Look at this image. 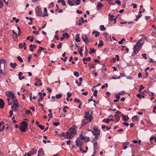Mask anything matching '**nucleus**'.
<instances>
[{
    "label": "nucleus",
    "instance_id": "f257e3e1",
    "mask_svg": "<svg viewBox=\"0 0 156 156\" xmlns=\"http://www.w3.org/2000/svg\"><path fill=\"white\" fill-rule=\"evenodd\" d=\"M76 133V127L73 126L70 128L66 133V138L67 139L72 138Z\"/></svg>",
    "mask_w": 156,
    "mask_h": 156
},
{
    "label": "nucleus",
    "instance_id": "f03ea898",
    "mask_svg": "<svg viewBox=\"0 0 156 156\" xmlns=\"http://www.w3.org/2000/svg\"><path fill=\"white\" fill-rule=\"evenodd\" d=\"M89 112H85V115L84 117L85 119L83 120V122L81 123V126L82 127L86 124H88L91 122L92 119V116L90 115Z\"/></svg>",
    "mask_w": 156,
    "mask_h": 156
},
{
    "label": "nucleus",
    "instance_id": "7ed1b4c3",
    "mask_svg": "<svg viewBox=\"0 0 156 156\" xmlns=\"http://www.w3.org/2000/svg\"><path fill=\"white\" fill-rule=\"evenodd\" d=\"M28 126L27 122L25 121H23L21 124V126L20 128V129L22 132H25L26 131L27 127Z\"/></svg>",
    "mask_w": 156,
    "mask_h": 156
},
{
    "label": "nucleus",
    "instance_id": "20e7f679",
    "mask_svg": "<svg viewBox=\"0 0 156 156\" xmlns=\"http://www.w3.org/2000/svg\"><path fill=\"white\" fill-rule=\"evenodd\" d=\"M144 41L142 39H140L138 40L137 42L135 44V45L137 47L141 48L143 45L144 44Z\"/></svg>",
    "mask_w": 156,
    "mask_h": 156
},
{
    "label": "nucleus",
    "instance_id": "39448f33",
    "mask_svg": "<svg viewBox=\"0 0 156 156\" xmlns=\"http://www.w3.org/2000/svg\"><path fill=\"white\" fill-rule=\"evenodd\" d=\"M76 145L77 147H80L83 144V142L81 140V139H80V137L77 138L76 141Z\"/></svg>",
    "mask_w": 156,
    "mask_h": 156
},
{
    "label": "nucleus",
    "instance_id": "423d86ee",
    "mask_svg": "<svg viewBox=\"0 0 156 156\" xmlns=\"http://www.w3.org/2000/svg\"><path fill=\"white\" fill-rule=\"evenodd\" d=\"M35 12L36 15L41 16L42 15V11L41 9L38 7H36L35 9Z\"/></svg>",
    "mask_w": 156,
    "mask_h": 156
},
{
    "label": "nucleus",
    "instance_id": "0eeeda50",
    "mask_svg": "<svg viewBox=\"0 0 156 156\" xmlns=\"http://www.w3.org/2000/svg\"><path fill=\"white\" fill-rule=\"evenodd\" d=\"M94 131H92V132L94 135L97 134L98 135H100V130L98 129L97 127L96 126H94Z\"/></svg>",
    "mask_w": 156,
    "mask_h": 156
},
{
    "label": "nucleus",
    "instance_id": "6e6552de",
    "mask_svg": "<svg viewBox=\"0 0 156 156\" xmlns=\"http://www.w3.org/2000/svg\"><path fill=\"white\" fill-rule=\"evenodd\" d=\"M93 145H94V152L95 151V153H96V151H95L96 149H98L99 148L98 144L97 142L96 141L95 142H93Z\"/></svg>",
    "mask_w": 156,
    "mask_h": 156
},
{
    "label": "nucleus",
    "instance_id": "1a4fd4ad",
    "mask_svg": "<svg viewBox=\"0 0 156 156\" xmlns=\"http://www.w3.org/2000/svg\"><path fill=\"white\" fill-rule=\"evenodd\" d=\"M8 94H9V96L10 97L13 101H14L15 99H16V97L13 94L12 92L11 91L8 92Z\"/></svg>",
    "mask_w": 156,
    "mask_h": 156
},
{
    "label": "nucleus",
    "instance_id": "9d476101",
    "mask_svg": "<svg viewBox=\"0 0 156 156\" xmlns=\"http://www.w3.org/2000/svg\"><path fill=\"white\" fill-rule=\"evenodd\" d=\"M136 46L134 45L133 47V52L136 54L138 53L140 51V48L137 47Z\"/></svg>",
    "mask_w": 156,
    "mask_h": 156
},
{
    "label": "nucleus",
    "instance_id": "9b49d317",
    "mask_svg": "<svg viewBox=\"0 0 156 156\" xmlns=\"http://www.w3.org/2000/svg\"><path fill=\"white\" fill-rule=\"evenodd\" d=\"M82 39L85 43H86L88 42V40L87 35H83L82 37Z\"/></svg>",
    "mask_w": 156,
    "mask_h": 156
},
{
    "label": "nucleus",
    "instance_id": "f8f14e48",
    "mask_svg": "<svg viewBox=\"0 0 156 156\" xmlns=\"http://www.w3.org/2000/svg\"><path fill=\"white\" fill-rule=\"evenodd\" d=\"M75 2L74 0H68L67 3L70 6H72L75 5L74 2Z\"/></svg>",
    "mask_w": 156,
    "mask_h": 156
},
{
    "label": "nucleus",
    "instance_id": "ddd939ff",
    "mask_svg": "<svg viewBox=\"0 0 156 156\" xmlns=\"http://www.w3.org/2000/svg\"><path fill=\"white\" fill-rule=\"evenodd\" d=\"M108 16H109V20L111 21H112L113 20L115 21V22L116 20V18H114V16L113 15H111L110 14H109L108 15Z\"/></svg>",
    "mask_w": 156,
    "mask_h": 156
},
{
    "label": "nucleus",
    "instance_id": "4468645a",
    "mask_svg": "<svg viewBox=\"0 0 156 156\" xmlns=\"http://www.w3.org/2000/svg\"><path fill=\"white\" fill-rule=\"evenodd\" d=\"M37 156H40V154L44 155V151L42 148H40L38 151Z\"/></svg>",
    "mask_w": 156,
    "mask_h": 156
},
{
    "label": "nucleus",
    "instance_id": "2eb2a0df",
    "mask_svg": "<svg viewBox=\"0 0 156 156\" xmlns=\"http://www.w3.org/2000/svg\"><path fill=\"white\" fill-rule=\"evenodd\" d=\"M4 104L3 100L1 99H0V108L1 109H2L4 108Z\"/></svg>",
    "mask_w": 156,
    "mask_h": 156
},
{
    "label": "nucleus",
    "instance_id": "dca6fc26",
    "mask_svg": "<svg viewBox=\"0 0 156 156\" xmlns=\"http://www.w3.org/2000/svg\"><path fill=\"white\" fill-rule=\"evenodd\" d=\"M48 14L47 12V10L46 8L44 9V13L43 14V17H45V16H48Z\"/></svg>",
    "mask_w": 156,
    "mask_h": 156
},
{
    "label": "nucleus",
    "instance_id": "f3484780",
    "mask_svg": "<svg viewBox=\"0 0 156 156\" xmlns=\"http://www.w3.org/2000/svg\"><path fill=\"white\" fill-rule=\"evenodd\" d=\"M35 79L36 82H37V83H39V86H41L42 85V83L41 82V80L40 79H38L37 78H35Z\"/></svg>",
    "mask_w": 156,
    "mask_h": 156
},
{
    "label": "nucleus",
    "instance_id": "a211bd4d",
    "mask_svg": "<svg viewBox=\"0 0 156 156\" xmlns=\"http://www.w3.org/2000/svg\"><path fill=\"white\" fill-rule=\"evenodd\" d=\"M122 119L123 120L124 122H126L129 119V118L127 115H123Z\"/></svg>",
    "mask_w": 156,
    "mask_h": 156
},
{
    "label": "nucleus",
    "instance_id": "6ab92c4d",
    "mask_svg": "<svg viewBox=\"0 0 156 156\" xmlns=\"http://www.w3.org/2000/svg\"><path fill=\"white\" fill-rule=\"evenodd\" d=\"M103 6V5L101 2H99L98 3L97 5V7L98 9H100Z\"/></svg>",
    "mask_w": 156,
    "mask_h": 156
},
{
    "label": "nucleus",
    "instance_id": "aec40b11",
    "mask_svg": "<svg viewBox=\"0 0 156 156\" xmlns=\"http://www.w3.org/2000/svg\"><path fill=\"white\" fill-rule=\"evenodd\" d=\"M17 65V64L16 62H14L13 63L10 62V66L13 69L15 68Z\"/></svg>",
    "mask_w": 156,
    "mask_h": 156
},
{
    "label": "nucleus",
    "instance_id": "412c9836",
    "mask_svg": "<svg viewBox=\"0 0 156 156\" xmlns=\"http://www.w3.org/2000/svg\"><path fill=\"white\" fill-rule=\"evenodd\" d=\"M39 49H38V51H37V53L39 55H40L41 54V52L42 51V50L45 49L44 48H43V47H41L40 46L39 47Z\"/></svg>",
    "mask_w": 156,
    "mask_h": 156
},
{
    "label": "nucleus",
    "instance_id": "4be33fe9",
    "mask_svg": "<svg viewBox=\"0 0 156 156\" xmlns=\"http://www.w3.org/2000/svg\"><path fill=\"white\" fill-rule=\"evenodd\" d=\"M94 135L95 136L94 137V138L92 140V142L96 141L99 138V137L98 136H99V135H98L97 134H96L95 135Z\"/></svg>",
    "mask_w": 156,
    "mask_h": 156
},
{
    "label": "nucleus",
    "instance_id": "5701e85b",
    "mask_svg": "<svg viewBox=\"0 0 156 156\" xmlns=\"http://www.w3.org/2000/svg\"><path fill=\"white\" fill-rule=\"evenodd\" d=\"M132 120L133 122L135 121H137L138 120V116L137 115H136L133 116L132 118Z\"/></svg>",
    "mask_w": 156,
    "mask_h": 156
},
{
    "label": "nucleus",
    "instance_id": "b1692460",
    "mask_svg": "<svg viewBox=\"0 0 156 156\" xmlns=\"http://www.w3.org/2000/svg\"><path fill=\"white\" fill-rule=\"evenodd\" d=\"M13 101V102L14 104L16 106V107H18L19 106L18 101L17 99H15V100Z\"/></svg>",
    "mask_w": 156,
    "mask_h": 156
},
{
    "label": "nucleus",
    "instance_id": "393cba45",
    "mask_svg": "<svg viewBox=\"0 0 156 156\" xmlns=\"http://www.w3.org/2000/svg\"><path fill=\"white\" fill-rule=\"evenodd\" d=\"M30 153H31V154H32V155H33L35 153H36L37 152V150L34 149V148H33L31 149V150L30 151Z\"/></svg>",
    "mask_w": 156,
    "mask_h": 156
},
{
    "label": "nucleus",
    "instance_id": "a878e982",
    "mask_svg": "<svg viewBox=\"0 0 156 156\" xmlns=\"http://www.w3.org/2000/svg\"><path fill=\"white\" fill-rule=\"evenodd\" d=\"M93 34H95V37H98L100 34V33L99 32H98L97 31H93L92 32Z\"/></svg>",
    "mask_w": 156,
    "mask_h": 156
},
{
    "label": "nucleus",
    "instance_id": "bb28decb",
    "mask_svg": "<svg viewBox=\"0 0 156 156\" xmlns=\"http://www.w3.org/2000/svg\"><path fill=\"white\" fill-rule=\"evenodd\" d=\"M62 35L63 37L65 38H66L67 39H68L69 37V34H68V33L66 32L63 33L62 34Z\"/></svg>",
    "mask_w": 156,
    "mask_h": 156
},
{
    "label": "nucleus",
    "instance_id": "cd10ccee",
    "mask_svg": "<svg viewBox=\"0 0 156 156\" xmlns=\"http://www.w3.org/2000/svg\"><path fill=\"white\" fill-rule=\"evenodd\" d=\"M79 34H77L76 35V38H75V41L77 42H79L80 41V40L79 39L80 37H79Z\"/></svg>",
    "mask_w": 156,
    "mask_h": 156
},
{
    "label": "nucleus",
    "instance_id": "c85d7f7f",
    "mask_svg": "<svg viewBox=\"0 0 156 156\" xmlns=\"http://www.w3.org/2000/svg\"><path fill=\"white\" fill-rule=\"evenodd\" d=\"M80 139H81V140H85L86 139V137L83 136L82 134H80Z\"/></svg>",
    "mask_w": 156,
    "mask_h": 156
},
{
    "label": "nucleus",
    "instance_id": "c756f323",
    "mask_svg": "<svg viewBox=\"0 0 156 156\" xmlns=\"http://www.w3.org/2000/svg\"><path fill=\"white\" fill-rule=\"evenodd\" d=\"M136 96L139 98H145V97L144 96L141 95L140 94H137Z\"/></svg>",
    "mask_w": 156,
    "mask_h": 156
},
{
    "label": "nucleus",
    "instance_id": "7c9ffc66",
    "mask_svg": "<svg viewBox=\"0 0 156 156\" xmlns=\"http://www.w3.org/2000/svg\"><path fill=\"white\" fill-rule=\"evenodd\" d=\"M91 58L90 57H89L87 58H83V62H85L86 61H90L91 60Z\"/></svg>",
    "mask_w": 156,
    "mask_h": 156
},
{
    "label": "nucleus",
    "instance_id": "2f4dec72",
    "mask_svg": "<svg viewBox=\"0 0 156 156\" xmlns=\"http://www.w3.org/2000/svg\"><path fill=\"white\" fill-rule=\"evenodd\" d=\"M62 96V94H59L56 95L55 96L56 98L57 99L60 98Z\"/></svg>",
    "mask_w": 156,
    "mask_h": 156
},
{
    "label": "nucleus",
    "instance_id": "473e14b6",
    "mask_svg": "<svg viewBox=\"0 0 156 156\" xmlns=\"http://www.w3.org/2000/svg\"><path fill=\"white\" fill-rule=\"evenodd\" d=\"M5 60L4 59H2L0 60V66L2 64H5L6 63Z\"/></svg>",
    "mask_w": 156,
    "mask_h": 156
},
{
    "label": "nucleus",
    "instance_id": "72a5a7b5",
    "mask_svg": "<svg viewBox=\"0 0 156 156\" xmlns=\"http://www.w3.org/2000/svg\"><path fill=\"white\" fill-rule=\"evenodd\" d=\"M17 59L20 62H23V60L22 59L21 57L20 56H18L17 57Z\"/></svg>",
    "mask_w": 156,
    "mask_h": 156
},
{
    "label": "nucleus",
    "instance_id": "f704fd0d",
    "mask_svg": "<svg viewBox=\"0 0 156 156\" xmlns=\"http://www.w3.org/2000/svg\"><path fill=\"white\" fill-rule=\"evenodd\" d=\"M102 121L104 122L108 123L109 122V119H104Z\"/></svg>",
    "mask_w": 156,
    "mask_h": 156
},
{
    "label": "nucleus",
    "instance_id": "c9c22d12",
    "mask_svg": "<svg viewBox=\"0 0 156 156\" xmlns=\"http://www.w3.org/2000/svg\"><path fill=\"white\" fill-rule=\"evenodd\" d=\"M100 29L101 31H104L105 30V28L103 25H101L100 27Z\"/></svg>",
    "mask_w": 156,
    "mask_h": 156
},
{
    "label": "nucleus",
    "instance_id": "e433bc0d",
    "mask_svg": "<svg viewBox=\"0 0 156 156\" xmlns=\"http://www.w3.org/2000/svg\"><path fill=\"white\" fill-rule=\"evenodd\" d=\"M103 45V43L102 41L101 40L99 41V43L98 45V47H100L102 46Z\"/></svg>",
    "mask_w": 156,
    "mask_h": 156
},
{
    "label": "nucleus",
    "instance_id": "4c0bfd02",
    "mask_svg": "<svg viewBox=\"0 0 156 156\" xmlns=\"http://www.w3.org/2000/svg\"><path fill=\"white\" fill-rule=\"evenodd\" d=\"M120 93L119 92H118V93L117 94V95H115V98H116L117 99H119L120 96Z\"/></svg>",
    "mask_w": 156,
    "mask_h": 156
},
{
    "label": "nucleus",
    "instance_id": "58836bf2",
    "mask_svg": "<svg viewBox=\"0 0 156 156\" xmlns=\"http://www.w3.org/2000/svg\"><path fill=\"white\" fill-rule=\"evenodd\" d=\"M76 1L75 2V4L77 5H79L81 3L80 0H76Z\"/></svg>",
    "mask_w": 156,
    "mask_h": 156
},
{
    "label": "nucleus",
    "instance_id": "ea45409f",
    "mask_svg": "<svg viewBox=\"0 0 156 156\" xmlns=\"http://www.w3.org/2000/svg\"><path fill=\"white\" fill-rule=\"evenodd\" d=\"M74 75L76 77H78L79 76V73L77 72H74Z\"/></svg>",
    "mask_w": 156,
    "mask_h": 156
},
{
    "label": "nucleus",
    "instance_id": "a19ab883",
    "mask_svg": "<svg viewBox=\"0 0 156 156\" xmlns=\"http://www.w3.org/2000/svg\"><path fill=\"white\" fill-rule=\"evenodd\" d=\"M74 101L75 102H77L79 104H80L81 103H82V102H81L79 99H77V98H75L74 99Z\"/></svg>",
    "mask_w": 156,
    "mask_h": 156
},
{
    "label": "nucleus",
    "instance_id": "79ce46f5",
    "mask_svg": "<svg viewBox=\"0 0 156 156\" xmlns=\"http://www.w3.org/2000/svg\"><path fill=\"white\" fill-rule=\"evenodd\" d=\"M37 126L41 129L43 130L44 129V126L38 124Z\"/></svg>",
    "mask_w": 156,
    "mask_h": 156
},
{
    "label": "nucleus",
    "instance_id": "37998d69",
    "mask_svg": "<svg viewBox=\"0 0 156 156\" xmlns=\"http://www.w3.org/2000/svg\"><path fill=\"white\" fill-rule=\"evenodd\" d=\"M44 99V97L43 96H39V98L38 99L37 101L40 102L42 100Z\"/></svg>",
    "mask_w": 156,
    "mask_h": 156
},
{
    "label": "nucleus",
    "instance_id": "c03bdc74",
    "mask_svg": "<svg viewBox=\"0 0 156 156\" xmlns=\"http://www.w3.org/2000/svg\"><path fill=\"white\" fill-rule=\"evenodd\" d=\"M82 48H81L80 50L79 51V52L81 57H82L83 55V54L82 53Z\"/></svg>",
    "mask_w": 156,
    "mask_h": 156
},
{
    "label": "nucleus",
    "instance_id": "a18cd8bd",
    "mask_svg": "<svg viewBox=\"0 0 156 156\" xmlns=\"http://www.w3.org/2000/svg\"><path fill=\"white\" fill-rule=\"evenodd\" d=\"M61 2V4L62 6H66V2L64 0H62Z\"/></svg>",
    "mask_w": 156,
    "mask_h": 156
},
{
    "label": "nucleus",
    "instance_id": "49530a36",
    "mask_svg": "<svg viewBox=\"0 0 156 156\" xmlns=\"http://www.w3.org/2000/svg\"><path fill=\"white\" fill-rule=\"evenodd\" d=\"M115 4L119 5L120 6L121 5V3L119 0H117L116 1H115Z\"/></svg>",
    "mask_w": 156,
    "mask_h": 156
},
{
    "label": "nucleus",
    "instance_id": "de8ad7c7",
    "mask_svg": "<svg viewBox=\"0 0 156 156\" xmlns=\"http://www.w3.org/2000/svg\"><path fill=\"white\" fill-rule=\"evenodd\" d=\"M66 134L65 133L63 132V133H61V134H59V136H63L66 138Z\"/></svg>",
    "mask_w": 156,
    "mask_h": 156
},
{
    "label": "nucleus",
    "instance_id": "09e8293b",
    "mask_svg": "<svg viewBox=\"0 0 156 156\" xmlns=\"http://www.w3.org/2000/svg\"><path fill=\"white\" fill-rule=\"evenodd\" d=\"M11 107H12V111L13 110L15 112H16L17 111V109L16 108V107H15L14 106H13V105H12Z\"/></svg>",
    "mask_w": 156,
    "mask_h": 156
},
{
    "label": "nucleus",
    "instance_id": "8fccbe9b",
    "mask_svg": "<svg viewBox=\"0 0 156 156\" xmlns=\"http://www.w3.org/2000/svg\"><path fill=\"white\" fill-rule=\"evenodd\" d=\"M54 4L52 2H51L50 3V4L49 5L48 7V8H50L51 7H53L54 6Z\"/></svg>",
    "mask_w": 156,
    "mask_h": 156
},
{
    "label": "nucleus",
    "instance_id": "3c124183",
    "mask_svg": "<svg viewBox=\"0 0 156 156\" xmlns=\"http://www.w3.org/2000/svg\"><path fill=\"white\" fill-rule=\"evenodd\" d=\"M59 124L60 123L59 122H53V124L55 126H57L59 125Z\"/></svg>",
    "mask_w": 156,
    "mask_h": 156
},
{
    "label": "nucleus",
    "instance_id": "603ef678",
    "mask_svg": "<svg viewBox=\"0 0 156 156\" xmlns=\"http://www.w3.org/2000/svg\"><path fill=\"white\" fill-rule=\"evenodd\" d=\"M98 93V90H94V93H93V95L95 97L97 96V94Z\"/></svg>",
    "mask_w": 156,
    "mask_h": 156
},
{
    "label": "nucleus",
    "instance_id": "864d4df0",
    "mask_svg": "<svg viewBox=\"0 0 156 156\" xmlns=\"http://www.w3.org/2000/svg\"><path fill=\"white\" fill-rule=\"evenodd\" d=\"M29 47L30 48H36V46L35 44H30L29 46Z\"/></svg>",
    "mask_w": 156,
    "mask_h": 156
},
{
    "label": "nucleus",
    "instance_id": "5fc2aeb1",
    "mask_svg": "<svg viewBox=\"0 0 156 156\" xmlns=\"http://www.w3.org/2000/svg\"><path fill=\"white\" fill-rule=\"evenodd\" d=\"M62 43L60 42L57 46V48L58 49H59L62 47Z\"/></svg>",
    "mask_w": 156,
    "mask_h": 156
},
{
    "label": "nucleus",
    "instance_id": "6e6d98bb",
    "mask_svg": "<svg viewBox=\"0 0 156 156\" xmlns=\"http://www.w3.org/2000/svg\"><path fill=\"white\" fill-rule=\"evenodd\" d=\"M75 83H76L78 85V86H80L81 85V82H79V81L77 80H76Z\"/></svg>",
    "mask_w": 156,
    "mask_h": 156
},
{
    "label": "nucleus",
    "instance_id": "4d7b16f0",
    "mask_svg": "<svg viewBox=\"0 0 156 156\" xmlns=\"http://www.w3.org/2000/svg\"><path fill=\"white\" fill-rule=\"evenodd\" d=\"M90 51L89 52L90 54H91L93 53H94L95 52V49L93 48L92 49L90 48Z\"/></svg>",
    "mask_w": 156,
    "mask_h": 156
},
{
    "label": "nucleus",
    "instance_id": "13d9d810",
    "mask_svg": "<svg viewBox=\"0 0 156 156\" xmlns=\"http://www.w3.org/2000/svg\"><path fill=\"white\" fill-rule=\"evenodd\" d=\"M48 116L50 117V119L48 120V121H49L51 118H52L53 117L52 113H49L48 114Z\"/></svg>",
    "mask_w": 156,
    "mask_h": 156
},
{
    "label": "nucleus",
    "instance_id": "bf43d9fd",
    "mask_svg": "<svg viewBox=\"0 0 156 156\" xmlns=\"http://www.w3.org/2000/svg\"><path fill=\"white\" fill-rule=\"evenodd\" d=\"M23 45V43H20L19 44V47L20 49H21L22 48Z\"/></svg>",
    "mask_w": 156,
    "mask_h": 156
},
{
    "label": "nucleus",
    "instance_id": "052dcab7",
    "mask_svg": "<svg viewBox=\"0 0 156 156\" xmlns=\"http://www.w3.org/2000/svg\"><path fill=\"white\" fill-rule=\"evenodd\" d=\"M146 53H144L142 54V56L145 59H147L146 56Z\"/></svg>",
    "mask_w": 156,
    "mask_h": 156
},
{
    "label": "nucleus",
    "instance_id": "680f3d73",
    "mask_svg": "<svg viewBox=\"0 0 156 156\" xmlns=\"http://www.w3.org/2000/svg\"><path fill=\"white\" fill-rule=\"evenodd\" d=\"M10 114L9 115V117H11L12 116L13 113V111L12 110H11L9 112Z\"/></svg>",
    "mask_w": 156,
    "mask_h": 156
},
{
    "label": "nucleus",
    "instance_id": "e2e57ef3",
    "mask_svg": "<svg viewBox=\"0 0 156 156\" xmlns=\"http://www.w3.org/2000/svg\"><path fill=\"white\" fill-rule=\"evenodd\" d=\"M26 113L27 114H31V112L30 110H27L26 112Z\"/></svg>",
    "mask_w": 156,
    "mask_h": 156
},
{
    "label": "nucleus",
    "instance_id": "0e129e2a",
    "mask_svg": "<svg viewBox=\"0 0 156 156\" xmlns=\"http://www.w3.org/2000/svg\"><path fill=\"white\" fill-rule=\"evenodd\" d=\"M76 12L77 14H80L82 13V12L81 10H77Z\"/></svg>",
    "mask_w": 156,
    "mask_h": 156
},
{
    "label": "nucleus",
    "instance_id": "69168bd1",
    "mask_svg": "<svg viewBox=\"0 0 156 156\" xmlns=\"http://www.w3.org/2000/svg\"><path fill=\"white\" fill-rule=\"evenodd\" d=\"M102 70H104L105 71H107V69H106V66H104V65H103L102 67Z\"/></svg>",
    "mask_w": 156,
    "mask_h": 156
},
{
    "label": "nucleus",
    "instance_id": "338daca9",
    "mask_svg": "<svg viewBox=\"0 0 156 156\" xmlns=\"http://www.w3.org/2000/svg\"><path fill=\"white\" fill-rule=\"evenodd\" d=\"M88 94V92L87 91H85L84 92H82V94L83 95H86Z\"/></svg>",
    "mask_w": 156,
    "mask_h": 156
},
{
    "label": "nucleus",
    "instance_id": "774afa93",
    "mask_svg": "<svg viewBox=\"0 0 156 156\" xmlns=\"http://www.w3.org/2000/svg\"><path fill=\"white\" fill-rule=\"evenodd\" d=\"M72 95V94L69 92H68L67 93V96L68 98H69Z\"/></svg>",
    "mask_w": 156,
    "mask_h": 156
}]
</instances>
